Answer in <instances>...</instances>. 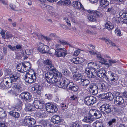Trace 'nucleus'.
<instances>
[{
  "label": "nucleus",
  "mask_w": 127,
  "mask_h": 127,
  "mask_svg": "<svg viewBox=\"0 0 127 127\" xmlns=\"http://www.w3.org/2000/svg\"><path fill=\"white\" fill-rule=\"evenodd\" d=\"M105 70L100 69L97 72V76L100 78H103L106 76L105 79L111 85H116L118 84V77L117 75L111 71H109L107 75Z\"/></svg>",
  "instance_id": "f257e3e1"
},
{
  "label": "nucleus",
  "mask_w": 127,
  "mask_h": 127,
  "mask_svg": "<svg viewBox=\"0 0 127 127\" xmlns=\"http://www.w3.org/2000/svg\"><path fill=\"white\" fill-rule=\"evenodd\" d=\"M90 115L86 116L83 120V121L87 123H90L92 122L94 120L93 118L98 119L101 116V114L100 111L95 109L90 110L89 112Z\"/></svg>",
  "instance_id": "f03ea898"
},
{
  "label": "nucleus",
  "mask_w": 127,
  "mask_h": 127,
  "mask_svg": "<svg viewBox=\"0 0 127 127\" xmlns=\"http://www.w3.org/2000/svg\"><path fill=\"white\" fill-rule=\"evenodd\" d=\"M20 73L16 72H13L10 75V78L6 77L3 79V81L11 85L12 83L15 82L20 78Z\"/></svg>",
  "instance_id": "7ed1b4c3"
},
{
  "label": "nucleus",
  "mask_w": 127,
  "mask_h": 127,
  "mask_svg": "<svg viewBox=\"0 0 127 127\" xmlns=\"http://www.w3.org/2000/svg\"><path fill=\"white\" fill-rule=\"evenodd\" d=\"M89 14L88 15V18L91 21L94 22L96 21V18L100 15V13L96 10L87 11Z\"/></svg>",
  "instance_id": "20e7f679"
},
{
  "label": "nucleus",
  "mask_w": 127,
  "mask_h": 127,
  "mask_svg": "<svg viewBox=\"0 0 127 127\" xmlns=\"http://www.w3.org/2000/svg\"><path fill=\"white\" fill-rule=\"evenodd\" d=\"M45 79L47 82L50 84L56 83L58 81L57 77L53 73H47L45 74Z\"/></svg>",
  "instance_id": "39448f33"
},
{
  "label": "nucleus",
  "mask_w": 127,
  "mask_h": 127,
  "mask_svg": "<svg viewBox=\"0 0 127 127\" xmlns=\"http://www.w3.org/2000/svg\"><path fill=\"white\" fill-rule=\"evenodd\" d=\"M32 71V74H30V71H29V72L27 73L26 75L25 76V81L29 83H32L34 82L36 78V73Z\"/></svg>",
  "instance_id": "423d86ee"
},
{
  "label": "nucleus",
  "mask_w": 127,
  "mask_h": 127,
  "mask_svg": "<svg viewBox=\"0 0 127 127\" xmlns=\"http://www.w3.org/2000/svg\"><path fill=\"white\" fill-rule=\"evenodd\" d=\"M111 106L108 104H104L100 107V109L102 112L105 115L110 113L111 111Z\"/></svg>",
  "instance_id": "0eeeda50"
},
{
  "label": "nucleus",
  "mask_w": 127,
  "mask_h": 127,
  "mask_svg": "<svg viewBox=\"0 0 127 127\" xmlns=\"http://www.w3.org/2000/svg\"><path fill=\"white\" fill-rule=\"evenodd\" d=\"M85 72L87 77L89 78H94L96 75V71L93 68H87Z\"/></svg>",
  "instance_id": "6e6552de"
},
{
  "label": "nucleus",
  "mask_w": 127,
  "mask_h": 127,
  "mask_svg": "<svg viewBox=\"0 0 127 127\" xmlns=\"http://www.w3.org/2000/svg\"><path fill=\"white\" fill-rule=\"evenodd\" d=\"M84 100L85 104L89 106L93 105L96 102V97L92 96L86 97Z\"/></svg>",
  "instance_id": "1a4fd4ad"
},
{
  "label": "nucleus",
  "mask_w": 127,
  "mask_h": 127,
  "mask_svg": "<svg viewBox=\"0 0 127 127\" xmlns=\"http://www.w3.org/2000/svg\"><path fill=\"white\" fill-rule=\"evenodd\" d=\"M69 82V80L66 78H61L60 80L58 82V86L60 88L65 89L67 85Z\"/></svg>",
  "instance_id": "9d476101"
},
{
  "label": "nucleus",
  "mask_w": 127,
  "mask_h": 127,
  "mask_svg": "<svg viewBox=\"0 0 127 127\" xmlns=\"http://www.w3.org/2000/svg\"><path fill=\"white\" fill-rule=\"evenodd\" d=\"M37 50L42 53H48L49 48L47 45H44L43 43H40L39 44Z\"/></svg>",
  "instance_id": "9b49d317"
},
{
  "label": "nucleus",
  "mask_w": 127,
  "mask_h": 127,
  "mask_svg": "<svg viewBox=\"0 0 127 127\" xmlns=\"http://www.w3.org/2000/svg\"><path fill=\"white\" fill-rule=\"evenodd\" d=\"M46 110L49 113H54L57 110L56 106L52 104L48 103L46 105Z\"/></svg>",
  "instance_id": "f8f14e48"
},
{
  "label": "nucleus",
  "mask_w": 127,
  "mask_h": 127,
  "mask_svg": "<svg viewBox=\"0 0 127 127\" xmlns=\"http://www.w3.org/2000/svg\"><path fill=\"white\" fill-rule=\"evenodd\" d=\"M98 87L96 85L92 84H90L89 90L90 92L93 95L97 94L98 93Z\"/></svg>",
  "instance_id": "ddd939ff"
},
{
  "label": "nucleus",
  "mask_w": 127,
  "mask_h": 127,
  "mask_svg": "<svg viewBox=\"0 0 127 127\" xmlns=\"http://www.w3.org/2000/svg\"><path fill=\"white\" fill-rule=\"evenodd\" d=\"M20 95L21 98L23 100L30 102L31 96L29 93L26 92L22 93Z\"/></svg>",
  "instance_id": "4468645a"
},
{
  "label": "nucleus",
  "mask_w": 127,
  "mask_h": 127,
  "mask_svg": "<svg viewBox=\"0 0 127 127\" xmlns=\"http://www.w3.org/2000/svg\"><path fill=\"white\" fill-rule=\"evenodd\" d=\"M55 51V55L57 57H65L67 54L66 51L64 48Z\"/></svg>",
  "instance_id": "2eb2a0df"
},
{
  "label": "nucleus",
  "mask_w": 127,
  "mask_h": 127,
  "mask_svg": "<svg viewBox=\"0 0 127 127\" xmlns=\"http://www.w3.org/2000/svg\"><path fill=\"white\" fill-rule=\"evenodd\" d=\"M32 104L34 107L36 109H42L43 108V103L39 100H35Z\"/></svg>",
  "instance_id": "dca6fc26"
},
{
  "label": "nucleus",
  "mask_w": 127,
  "mask_h": 127,
  "mask_svg": "<svg viewBox=\"0 0 127 127\" xmlns=\"http://www.w3.org/2000/svg\"><path fill=\"white\" fill-rule=\"evenodd\" d=\"M124 100L121 96H117L115 98L114 103L116 105H121L124 103Z\"/></svg>",
  "instance_id": "f3484780"
},
{
  "label": "nucleus",
  "mask_w": 127,
  "mask_h": 127,
  "mask_svg": "<svg viewBox=\"0 0 127 127\" xmlns=\"http://www.w3.org/2000/svg\"><path fill=\"white\" fill-rule=\"evenodd\" d=\"M58 5L61 6H69L71 4V1L69 0H60L57 3Z\"/></svg>",
  "instance_id": "a211bd4d"
},
{
  "label": "nucleus",
  "mask_w": 127,
  "mask_h": 127,
  "mask_svg": "<svg viewBox=\"0 0 127 127\" xmlns=\"http://www.w3.org/2000/svg\"><path fill=\"white\" fill-rule=\"evenodd\" d=\"M51 121V122L55 124H60L61 120L60 117L57 115L54 116L52 118Z\"/></svg>",
  "instance_id": "6ab92c4d"
},
{
  "label": "nucleus",
  "mask_w": 127,
  "mask_h": 127,
  "mask_svg": "<svg viewBox=\"0 0 127 127\" xmlns=\"http://www.w3.org/2000/svg\"><path fill=\"white\" fill-rule=\"evenodd\" d=\"M72 6L76 9H78L83 8V7L81 3L77 1H73L72 2Z\"/></svg>",
  "instance_id": "aec40b11"
},
{
  "label": "nucleus",
  "mask_w": 127,
  "mask_h": 127,
  "mask_svg": "<svg viewBox=\"0 0 127 127\" xmlns=\"http://www.w3.org/2000/svg\"><path fill=\"white\" fill-rule=\"evenodd\" d=\"M41 87L35 84L33 87L32 88V90L34 91V93H37L38 95H40L41 93V91L40 90Z\"/></svg>",
  "instance_id": "412c9836"
},
{
  "label": "nucleus",
  "mask_w": 127,
  "mask_h": 127,
  "mask_svg": "<svg viewBox=\"0 0 127 127\" xmlns=\"http://www.w3.org/2000/svg\"><path fill=\"white\" fill-rule=\"evenodd\" d=\"M105 28L109 31L113 30L114 28L113 25L110 22H107L105 25Z\"/></svg>",
  "instance_id": "4be33fe9"
},
{
  "label": "nucleus",
  "mask_w": 127,
  "mask_h": 127,
  "mask_svg": "<svg viewBox=\"0 0 127 127\" xmlns=\"http://www.w3.org/2000/svg\"><path fill=\"white\" fill-rule=\"evenodd\" d=\"M35 34L37 35L39 38L41 39L42 40H45L47 41H49L52 40V38L43 35H39L37 33H35Z\"/></svg>",
  "instance_id": "5701e85b"
},
{
  "label": "nucleus",
  "mask_w": 127,
  "mask_h": 127,
  "mask_svg": "<svg viewBox=\"0 0 127 127\" xmlns=\"http://www.w3.org/2000/svg\"><path fill=\"white\" fill-rule=\"evenodd\" d=\"M11 85L9 84V83H7L4 82L2 81L0 84V87L3 89H7L10 88Z\"/></svg>",
  "instance_id": "b1692460"
},
{
  "label": "nucleus",
  "mask_w": 127,
  "mask_h": 127,
  "mask_svg": "<svg viewBox=\"0 0 127 127\" xmlns=\"http://www.w3.org/2000/svg\"><path fill=\"white\" fill-rule=\"evenodd\" d=\"M22 89L21 85L17 84L15 87L14 92L17 94H18L22 91Z\"/></svg>",
  "instance_id": "393cba45"
},
{
  "label": "nucleus",
  "mask_w": 127,
  "mask_h": 127,
  "mask_svg": "<svg viewBox=\"0 0 127 127\" xmlns=\"http://www.w3.org/2000/svg\"><path fill=\"white\" fill-rule=\"evenodd\" d=\"M100 5L103 7H105L109 4V2L107 0H99Z\"/></svg>",
  "instance_id": "a878e982"
},
{
  "label": "nucleus",
  "mask_w": 127,
  "mask_h": 127,
  "mask_svg": "<svg viewBox=\"0 0 127 127\" xmlns=\"http://www.w3.org/2000/svg\"><path fill=\"white\" fill-rule=\"evenodd\" d=\"M31 118L29 116H26L24 120L23 123L24 125H28L29 126L30 124V122L31 121Z\"/></svg>",
  "instance_id": "bb28decb"
},
{
  "label": "nucleus",
  "mask_w": 127,
  "mask_h": 127,
  "mask_svg": "<svg viewBox=\"0 0 127 127\" xmlns=\"http://www.w3.org/2000/svg\"><path fill=\"white\" fill-rule=\"evenodd\" d=\"M25 64H19L17 66V67L18 71H20L22 72H25Z\"/></svg>",
  "instance_id": "cd10ccee"
},
{
  "label": "nucleus",
  "mask_w": 127,
  "mask_h": 127,
  "mask_svg": "<svg viewBox=\"0 0 127 127\" xmlns=\"http://www.w3.org/2000/svg\"><path fill=\"white\" fill-rule=\"evenodd\" d=\"M38 63L39 64H42V63L44 64H52V61L51 59H48L45 60L41 59L38 60Z\"/></svg>",
  "instance_id": "c85d7f7f"
},
{
  "label": "nucleus",
  "mask_w": 127,
  "mask_h": 127,
  "mask_svg": "<svg viewBox=\"0 0 127 127\" xmlns=\"http://www.w3.org/2000/svg\"><path fill=\"white\" fill-rule=\"evenodd\" d=\"M90 82L87 79H82L81 80V85L83 86H86Z\"/></svg>",
  "instance_id": "c756f323"
},
{
  "label": "nucleus",
  "mask_w": 127,
  "mask_h": 127,
  "mask_svg": "<svg viewBox=\"0 0 127 127\" xmlns=\"http://www.w3.org/2000/svg\"><path fill=\"white\" fill-rule=\"evenodd\" d=\"M98 88L102 91L106 90V86L104 84L102 83H99L98 85Z\"/></svg>",
  "instance_id": "7c9ffc66"
},
{
  "label": "nucleus",
  "mask_w": 127,
  "mask_h": 127,
  "mask_svg": "<svg viewBox=\"0 0 127 127\" xmlns=\"http://www.w3.org/2000/svg\"><path fill=\"white\" fill-rule=\"evenodd\" d=\"M93 125L96 127H103L102 123L97 121L93 123Z\"/></svg>",
  "instance_id": "2f4dec72"
},
{
  "label": "nucleus",
  "mask_w": 127,
  "mask_h": 127,
  "mask_svg": "<svg viewBox=\"0 0 127 127\" xmlns=\"http://www.w3.org/2000/svg\"><path fill=\"white\" fill-rule=\"evenodd\" d=\"M114 96L111 93H106V99L111 101L113 99Z\"/></svg>",
  "instance_id": "473e14b6"
},
{
  "label": "nucleus",
  "mask_w": 127,
  "mask_h": 127,
  "mask_svg": "<svg viewBox=\"0 0 127 127\" xmlns=\"http://www.w3.org/2000/svg\"><path fill=\"white\" fill-rule=\"evenodd\" d=\"M74 84L72 82H70V80H69V82L67 85L66 88L68 90H71L72 89Z\"/></svg>",
  "instance_id": "72a5a7b5"
},
{
  "label": "nucleus",
  "mask_w": 127,
  "mask_h": 127,
  "mask_svg": "<svg viewBox=\"0 0 127 127\" xmlns=\"http://www.w3.org/2000/svg\"><path fill=\"white\" fill-rule=\"evenodd\" d=\"M52 64H46V66L48 67L49 70L53 72V71H55V70L56 69L55 67Z\"/></svg>",
  "instance_id": "f704fd0d"
},
{
  "label": "nucleus",
  "mask_w": 127,
  "mask_h": 127,
  "mask_svg": "<svg viewBox=\"0 0 127 127\" xmlns=\"http://www.w3.org/2000/svg\"><path fill=\"white\" fill-rule=\"evenodd\" d=\"M103 40L105 42H106L107 44H109L113 46H116L115 43L113 42L108 39H106L104 38L103 39Z\"/></svg>",
  "instance_id": "c9c22d12"
},
{
  "label": "nucleus",
  "mask_w": 127,
  "mask_h": 127,
  "mask_svg": "<svg viewBox=\"0 0 127 127\" xmlns=\"http://www.w3.org/2000/svg\"><path fill=\"white\" fill-rule=\"evenodd\" d=\"M25 110L27 111H31L34 110L33 107L30 104H28L25 108Z\"/></svg>",
  "instance_id": "e433bc0d"
},
{
  "label": "nucleus",
  "mask_w": 127,
  "mask_h": 127,
  "mask_svg": "<svg viewBox=\"0 0 127 127\" xmlns=\"http://www.w3.org/2000/svg\"><path fill=\"white\" fill-rule=\"evenodd\" d=\"M73 77L75 80L77 81L81 79L82 76L80 74H78L73 75Z\"/></svg>",
  "instance_id": "4c0bfd02"
},
{
  "label": "nucleus",
  "mask_w": 127,
  "mask_h": 127,
  "mask_svg": "<svg viewBox=\"0 0 127 127\" xmlns=\"http://www.w3.org/2000/svg\"><path fill=\"white\" fill-rule=\"evenodd\" d=\"M9 113L10 115L12 116H13L15 118H18L20 116L19 114L17 112L10 111Z\"/></svg>",
  "instance_id": "58836bf2"
},
{
  "label": "nucleus",
  "mask_w": 127,
  "mask_h": 127,
  "mask_svg": "<svg viewBox=\"0 0 127 127\" xmlns=\"http://www.w3.org/2000/svg\"><path fill=\"white\" fill-rule=\"evenodd\" d=\"M124 11H122L120 12L119 15L121 17L123 18H127V13L124 12Z\"/></svg>",
  "instance_id": "ea45409f"
},
{
  "label": "nucleus",
  "mask_w": 127,
  "mask_h": 127,
  "mask_svg": "<svg viewBox=\"0 0 127 127\" xmlns=\"http://www.w3.org/2000/svg\"><path fill=\"white\" fill-rule=\"evenodd\" d=\"M6 116L5 112L4 111L3 109L2 108L0 107V116L3 117L5 116Z\"/></svg>",
  "instance_id": "a19ab883"
},
{
  "label": "nucleus",
  "mask_w": 127,
  "mask_h": 127,
  "mask_svg": "<svg viewBox=\"0 0 127 127\" xmlns=\"http://www.w3.org/2000/svg\"><path fill=\"white\" fill-rule=\"evenodd\" d=\"M116 122V120L115 119H113L110 120L108 122V124L109 126H111L115 123Z\"/></svg>",
  "instance_id": "79ce46f5"
},
{
  "label": "nucleus",
  "mask_w": 127,
  "mask_h": 127,
  "mask_svg": "<svg viewBox=\"0 0 127 127\" xmlns=\"http://www.w3.org/2000/svg\"><path fill=\"white\" fill-rule=\"evenodd\" d=\"M53 74L54 75H56V76L59 77H61L62 74L60 72H59L58 70H55V71H53Z\"/></svg>",
  "instance_id": "37998d69"
},
{
  "label": "nucleus",
  "mask_w": 127,
  "mask_h": 127,
  "mask_svg": "<svg viewBox=\"0 0 127 127\" xmlns=\"http://www.w3.org/2000/svg\"><path fill=\"white\" fill-rule=\"evenodd\" d=\"M115 34L118 36H121V30L119 29H116L115 31Z\"/></svg>",
  "instance_id": "c03bdc74"
},
{
  "label": "nucleus",
  "mask_w": 127,
  "mask_h": 127,
  "mask_svg": "<svg viewBox=\"0 0 127 127\" xmlns=\"http://www.w3.org/2000/svg\"><path fill=\"white\" fill-rule=\"evenodd\" d=\"M123 0H111L110 2L111 3L117 4L120 3V2L123 1Z\"/></svg>",
  "instance_id": "a18cd8bd"
},
{
  "label": "nucleus",
  "mask_w": 127,
  "mask_h": 127,
  "mask_svg": "<svg viewBox=\"0 0 127 127\" xmlns=\"http://www.w3.org/2000/svg\"><path fill=\"white\" fill-rule=\"evenodd\" d=\"M62 73L63 75H65L68 76L69 75L70 72L67 69H64L63 70Z\"/></svg>",
  "instance_id": "49530a36"
},
{
  "label": "nucleus",
  "mask_w": 127,
  "mask_h": 127,
  "mask_svg": "<svg viewBox=\"0 0 127 127\" xmlns=\"http://www.w3.org/2000/svg\"><path fill=\"white\" fill-rule=\"evenodd\" d=\"M6 38L7 39L11 38L12 37H13V35L10 33L7 32L6 33Z\"/></svg>",
  "instance_id": "de8ad7c7"
},
{
  "label": "nucleus",
  "mask_w": 127,
  "mask_h": 127,
  "mask_svg": "<svg viewBox=\"0 0 127 127\" xmlns=\"http://www.w3.org/2000/svg\"><path fill=\"white\" fill-rule=\"evenodd\" d=\"M6 31H5L4 30H2L0 32V33L2 36V37L5 39L6 38V34H5V33Z\"/></svg>",
  "instance_id": "09e8293b"
},
{
  "label": "nucleus",
  "mask_w": 127,
  "mask_h": 127,
  "mask_svg": "<svg viewBox=\"0 0 127 127\" xmlns=\"http://www.w3.org/2000/svg\"><path fill=\"white\" fill-rule=\"evenodd\" d=\"M100 61L99 62L101 64H104V63H106L107 61L105 59L102 58V57L99 59Z\"/></svg>",
  "instance_id": "8fccbe9b"
},
{
  "label": "nucleus",
  "mask_w": 127,
  "mask_h": 127,
  "mask_svg": "<svg viewBox=\"0 0 127 127\" xmlns=\"http://www.w3.org/2000/svg\"><path fill=\"white\" fill-rule=\"evenodd\" d=\"M30 124L29 126H32L35 123V120L33 118L31 119V121L30 122Z\"/></svg>",
  "instance_id": "3c124183"
},
{
  "label": "nucleus",
  "mask_w": 127,
  "mask_h": 127,
  "mask_svg": "<svg viewBox=\"0 0 127 127\" xmlns=\"http://www.w3.org/2000/svg\"><path fill=\"white\" fill-rule=\"evenodd\" d=\"M108 61L109 64H114L120 63L119 61L114 60L112 59L109 60Z\"/></svg>",
  "instance_id": "603ef678"
},
{
  "label": "nucleus",
  "mask_w": 127,
  "mask_h": 127,
  "mask_svg": "<svg viewBox=\"0 0 127 127\" xmlns=\"http://www.w3.org/2000/svg\"><path fill=\"white\" fill-rule=\"evenodd\" d=\"M64 19L65 20L68 26L69 27H70L71 26L70 22L68 19L66 17L64 18Z\"/></svg>",
  "instance_id": "864d4df0"
},
{
  "label": "nucleus",
  "mask_w": 127,
  "mask_h": 127,
  "mask_svg": "<svg viewBox=\"0 0 127 127\" xmlns=\"http://www.w3.org/2000/svg\"><path fill=\"white\" fill-rule=\"evenodd\" d=\"M99 97L102 99H106V93L102 94H100L99 96Z\"/></svg>",
  "instance_id": "5fc2aeb1"
},
{
  "label": "nucleus",
  "mask_w": 127,
  "mask_h": 127,
  "mask_svg": "<svg viewBox=\"0 0 127 127\" xmlns=\"http://www.w3.org/2000/svg\"><path fill=\"white\" fill-rule=\"evenodd\" d=\"M71 127H81V126L79 124L75 123L72 124L71 125Z\"/></svg>",
  "instance_id": "6e6d98bb"
},
{
  "label": "nucleus",
  "mask_w": 127,
  "mask_h": 127,
  "mask_svg": "<svg viewBox=\"0 0 127 127\" xmlns=\"http://www.w3.org/2000/svg\"><path fill=\"white\" fill-rule=\"evenodd\" d=\"M25 72L28 71L30 69H31V64H29L28 65L26 66L25 65Z\"/></svg>",
  "instance_id": "4d7b16f0"
},
{
  "label": "nucleus",
  "mask_w": 127,
  "mask_h": 127,
  "mask_svg": "<svg viewBox=\"0 0 127 127\" xmlns=\"http://www.w3.org/2000/svg\"><path fill=\"white\" fill-rule=\"evenodd\" d=\"M43 123L44 127H51L52 126L49 123H47L45 121L43 122Z\"/></svg>",
  "instance_id": "13d9d810"
},
{
  "label": "nucleus",
  "mask_w": 127,
  "mask_h": 127,
  "mask_svg": "<svg viewBox=\"0 0 127 127\" xmlns=\"http://www.w3.org/2000/svg\"><path fill=\"white\" fill-rule=\"evenodd\" d=\"M78 89V87L76 85H74L71 90L76 92L77 91Z\"/></svg>",
  "instance_id": "bf43d9fd"
},
{
  "label": "nucleus",
  "mask_w": 127,
  "mask_h": 127,
  "mask_svg": "<svg viewBox=\"0 0 127 127\" xmlns=\"http://www.w3.org/2000/svg\"><path fill=\"white\" fill-rule=\"evenodd\" d=\"M65 108H62V111L63 113H65L67 112V106L66 105H65Z\"/></svg>",
  "instance_id": "052dcab7"
},
{
  "label": "nucleus",
  "mask_w": 127,
  "mask_h": 127,
  "mask_svg": "<svg viewBox=\"0 0 127 127\" xmlns=\"http://www.w3.org/2000/svg\"><path fill=\"white\" fill-rule=\"evenodd\" d=\"M80 50L79 49H78L77 50L75 51L74 53V55L77 56L80 53Z\"/></svg>",
  "instance_id": "680f3d73"
},
{
  "label": "nucleus",
  "mask_w": 127,
  "mask_h": 127,
  "mask_svg": "<svg viewBox=\"0 0 127 127\" xmlns=\"http://www.w3.org/2000/svg\"><path fill=\"white\" fill-rule=\"evenodd\" d=\"M70 98L71 100H75L77 99V97L76 95H73L71 96Z\"/></svg>",
  "instance_id": "e2e57ef3"
},
{
  "label": "nucleus",
  "mask_w": 127,
  "mask_h": 127,
  "mask_svg": "<svg viewBox=\"0 0 127 127\" xmlns=\"http://www.w3.org/2000/svg\"><path fill=\"white\" fill-rule=\"evenodd\" d=\"M59 42L60 44L63 45H66L67 44V43L65 41L59 40Z\"/></svg>",
  "instance_id": "0e129e2a"
},
{
  "label": "nucleus",
  "mask_w": 127,
  "mask_h": 127,
  "mask_svg": "<svg viewBox=\"0 0 127 127\" xmlns=\"http://www.w3.org/2000/svg\"><path fill=\"white\" fill-rule=\"evenodd\" d=\"M8 46L10 49L13 51L16 50L15 46L12 47L10 45H8Z\"/></svg>",
  "instance_id": "69168bd1"
},
{
  "label": "nucleus",
  "mask_w": 127,
  "mask_h": 127,
  "mask_svg": "<svg viewBox=\"0 0 127 127\" xmlns=\"http://www.w3.org/2000/svg\"><path fill=\"white\" fill-rule=\"evenodd\" d=\"M71 70L73 73H75L77 72L76 68L75 67H72L71 68Z\"/></svg>",
  "instance_id": "338daca9"
},
{
  "label": "nucleus",
  "mask_w": 127,
  "mask_h": 127,
  "mask_svg": "<svg viewBox=\"0 0 127 127\" xmlns=\"http://www.w3.org/2000/svg\"><path fill=\"white\" fill-rule=\"evenodd\" d=\"M122 96L124 97H127V92L125 91L122 93Z\"/></svg>",
  "instance_id": "774afa93"
}]
</instances>
